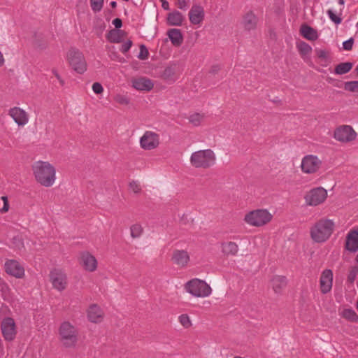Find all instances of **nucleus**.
Masks as SVG:
<instances>
[{"label": "nucleus", "instance_id": "obj_1", "mask_svg": "<svg viewBox=\"0 0 358 358\" xmlns=\"http://www.w3.org/2000/svg\"><path fill=\"white\" fill-rule=\"evenodd\" d=\"M31 169L36 181L41 185L50 187L54 185L56 169L50 162L36 161L32 164Z\"/></svg>", "mask_w": 358, "mask_h": 358}, {"label": "nucleus", "instance_id": "obj_2", "mask_svg": "<svg viewBox=\"0 0 358 358\" xmlns=\"http://www.w3.org/2000/svg\"><path fill=\"white\" fill-rule=\"evenodd\" d=\"M58 338L64 348H74L79 340V330L69 321H64L58 328Z\"/></svg>", "mask_w": 358, "mask_h": 358}, {"label": "nucleus", "instance_id": "obj_3", "mask_svg": "<svg viewBox=\"0 0 358 358\" xmlns=\"http://www.w3.org/2000/svg\"><path fill=\"white\" fill-rule=\"evenodd\" d=\"M334 229V222L331 220L321 219L310 228L311 238L315 243H324L329 238Z\"/></svg>", "mask_w": 358, "mask_h": 358}, {"label": "nucleus", "instance_id": "obj_4", "mask_svg": "<svg viewBox=\"0 0 358 358\" xmlns=\"http://www.w3.org/2000/svg\"><path fill=\"white\" fill-rule=\"evenodd\" d=\"M190 164L195 169H208L216 163V155L211 149L193 152L189 158Z\"/></svg>", "mask_w": 358, "mask_h": 358}, {"label": "nucleus", "instance_id": "obj_5", "mask_svg": "<svg viewBox=\"0 0 358 358\" xmlns=\"http://www.w3.org/2000/svg\"><path fill=\"white\" fill-rule=\"evenodd\" d=\"M185 288L187 292L195 297H207L212 292L211 287L205 281L198 278L187 282Z\"/></svg>", "mask_w": 358, "mask_h": 358}, {"label": "nucleus", "instance_id": "obj_6", "mask_svg": "<svg viewBox=\"0 0 358 358\" xmlns=\"http://www.w3.org/2000/svg\"><path fill=\"white\" fill-rule=\"evenodd\" d=\"M272 215L265 209H258L249 212L245 215L244 221L250 226L262 227L269 222Z\"/></svg>", "mask_w": 358, "mask_h": 358}, {"label": "nucleus", "instance_id": "obj_7", "mask_svg": "<svg viewBox=\"0 0 358 358\" xmlns=\"http://www.w3.org/2000/svg\"><path fill=\"white\" fill-rule=\"evenodd\" d=\"M67 60L71 67L78 73L83 74L87 71V62L79 50L71 48L67 53Z\"/></svg>", "mask_w": 358, "mask_h": 358}, {"label": "nucleus", "instance_id": "obj_8", "mask_svg": "<svg viewBox=\"0 0 358 358\" xmlns=\"http://www.w3.org/2000/svg\"><path fill=\"white\" fill-rule=\"evenodd\" d=\"M327 197V191L318 187L311 189L304 196L306 204L310 206H317L324 203Z\"/></svg>", "mask_w": 358, "mask_h": 358}, {"label": "nucleus", "instance_id": "obj_9", "mask_svg": "<svg viewBox=\"0 0 358 358\" xmlns=\"http://www.w3.org/2000/svg\"><path fill=\"white\" fill-rule=\"evenodd\" d=\"M322 166V161L317 156L307 155L302 158L301 169V171L308 174L317 173Z\"/></svg>", "mask_w": 358, "mask_h": 358}, {"label": "nucleus", "instance_id": "obj_10", "mask_svg": "<svg viewBox=\"0 0 358 358\" xmlns=\"http://www.w3.org/2000/svg\"><path fill=\"white\" fill-rule=\"evenodd\" d=\"M357 133L350 125H341L337 127L334 132V138L343 143L352 142L355 140Z\"/></svg>", "mask_w": 358, "mask_h": 358}, {"label": "nucleus", "instance_id": "obj_11", "mask_svg": "<svg viewBox=\"0 0 358 358\" xmlns=\"http://www.w3.org/2000/svg\"><path fill=\"white\" fill-rule=\"evenodd\" d=\"M159 143V135L152 131H146L140 138L141 147L145 150H154Z\"/></svg>", "mask_w": 358, "mask_h": 358}, {"label": "nucleus", "instance_id": "obj_12", "mask_svg": "<svg viewBox=\"0 0 358 358\" xmlns=\"http://www.w3.org/2000/svg\"><path fill=\"white\" fill-rule=\"evenodd\" d=\"M1 331L6 341H13L15 338L17 334L14 320L10 317H5L1 323Z\"/></svg>", "mask_w": 358, "mask_h": 358}, {"label": "nucleus", "instance_id": "obj_13", "mask_svg": "<svg viewBox=\"0 0 358 358\" xmlns=\"http://www.w3.org/2000/svg\"><path fill=\"white\" fill-rule=\"evenodd\" d=\"M5 271L9 275L16 278H22L24 276V268L15 259H8L4 264Z\"/></svg>", "mask_w": 358, "mask_h": 358}, {"label": "nucleus", "instance_id": "obj_14", "mask_svg": "<svg viewBox=\"0 0 358 358\" xmlns=\"http://www.w3.org/2000/svg\"><path fill=\"white\" fill-rule=\"evenodd\" d=\"M50 281L55 289L62 291L66 286V275L59 269L55 268L50 273Z\"/></svg>", "mask_w": 358, "mask_h": 358}, {"label": "nucleus", "instance_id": "obj_15", "mask_svg": "<svg viewBox=\"0 0 358 358\" xmlns=\"http://www.w3.org/2000/svg\"><path fill=\"white\" fill-rule=\"evenodd\" d=\"M8 115L13 119L18 125L23 127L29 122L28 113L20 107H13L9 109Z\"/></svg>", "mask_w": 358, "mask_h": 358}, {"label": "nucleus", "instance_id": "obj_16", "mask_svg": "<svg viewBox=\"0 0 358 358\" xmlns=\"http://www.w3.org/2000/svg\"><path fill=\"white\" fill-rule=\"evenodd\" d=\"M171 261L178 266L185 268L187 266L190 261V257L185 250H175L172 254Z\"/></svg>", "mask_w": 358, "mask_h": 358}, {"label": "nucleus", "instance_id": "obj_17", "mask_svg": "<svg viewBox=\"0 0 358 358\" xmlns=\"http://www.w3.org/2000/svg\"><path fill=\"white\" fill-rule=\"evenodd\" d=\"M188 15L190 22L192 24L197 25L200 24L204 20L205 11L201 5L194 4L189 12Z\"/></svg>", "mask_w": 358, "mask_h": 358}, {"label": "nucleus", "instance_id": "obj_18", "mask_svg": "<svg viewBox=\"0 0 358 358\" xmlns=\"http://www.w3.org/2000/svg\"><path fill=\"white\" fill-rule=\"evenodd\" d=\"M258 17L252 11H248L243 15L241 25L245 31H251L256 29Z\"/></svg>", "mask_w": 358, "mask_h": 358}, {"label": "nucleus", "instance_id": "obj_19", "mask_svg": "<svg viewBox=\"0 0 358 358\" xmlns=\"http://www.w3.org/2000/svg\"><path fill=\"white\" fill-rule=\"evenodd\" d=\"M333 283V272L331 269H325L322 273L320 284L321 292L327 294L330 292Z\"/></svg>", "mask_w": 358, "mask_h": 358}, {"label": "nucleus", "instance_id": "obj_20", "mask_svg": "<svg viewBox=\"0 0 358 358\" xmlns=\"http://www.w3.org/2000/svg\"><path fill=\"white\" fill-rule=\"evenodd\" d=\"M81 264L83 268L90 272L94 271L97 268V260L89 252H83L80 255Z\"/></svg>", "mask_w": 358, "mask_h": 358}, {"label": "nucleus", "instance_id": "obj_21", "mask_svg": "<svg viewBox=\"0 0 358 358\" xmlns=\"http://www.w3.org/2000/svg\"><path fill=\"white\" fill-rule=\"evenodd\" d=\"M87 318L92 323H99L103 319V312L96 304L91 305L87 310Z\"/></svg>", "mask_w": 358, "mask_h": 358}, {"label": "nucleus", "instance_id": "obj_22", "mask_svg": "<svg viewBox=\"0 0 358 358\" xmlns=\"http://www.w3.org/2000/svg\"><path fill=\"white\" fill-rule=\"evenodd\" d=\"M345 248L352 252H355L358 250V230L352 229L348 233Z\"/></svg>", "mask_w": 358, "mask_h": 358}, {"label": "nucleus", "instance_id": "obj_23", "mask_svg": "<svg viewBox=\"0 0 358 358\" xmlns=\"http://www.w3.org/2000/svg\"><path fill=\"white\" fill-rule=\"evenodd\" d=\"M132 86L137 90L148 92L153 88L154 83L150 79L142 77L134 79L132 81Z\"/></svg>", "mask_w": 358, "mask_h": 358}, {"label": "nucleus", "instance_id": "obj_24", "mask_svg": "<svg viewBox=\"0 0 358 358\" xmlns=\"http://www.w3.org/2000/svg\"><path fill=\"white\" fill-rule=\"evenodd\" d=\"M161 77L163 80L169 83H174L178 78L176 73V65H170L166 66L162 72Z\"/></svg>", "mask_w": 358, "mask_h": 358}, {"label": "nucleus", "instance_id": "obj_25", "mask_svg": "<svg viewBox=\"0 0 358 358\" xmlns=\"http://www.w3.org/2000/svg\"><path fill=\"white\" fill-rule=\"evenodd\" d=\"M167 35L174 46L179 47L182 45L183 36L180 29H171L168 31Z\"/></svg>", "mask_w": 358, "mask_h": 358}, {"label": "nucleus", "instance_id": "obj_26", "mask_svg": "<svg viewBox=\"0 0 358 358\" xmlns=\"http://www.w3.org/2000/svg\"><path fill=\"white\" fill-rule=\"evenodd\" d=\"M166 20L170 26H180L184 20V16L180 12L174 10L168 14Z\"/></svg>", "mask_w": 358, "mask_h": 358}, {"label": "nucleus", "instance_id": "obj_27", "mask_svg": "<svg viewBox=\"0 0 358 358\" xmlns=\"http://www.w3.org/2000/svg\"><path fill=\"white\" fill-rule=\"evenodd\" d=\"M221 248L222 252L227 256H235L238 252V245L232 241L222 243Z\"/></svg>", "mask_w": 358, "mask_h": 358}, {"label": "nucleus", "instance_id": "obj_28", "mask_svg": "<svg viewBox=\"0 0 358 358\" xmlns=\"http://www.w3.org/2000/svg\"><path fill=\"white\" fill-rule=\"evenodd\" d=\"M273 289L275 293H280L287 285V281L285 276L275 275L271 280Z\"/></svg>", "mask_w": 358, "mask_h": 358}, {"label": "nucleus", "instance_id": "obj_29", "mask_svg": "<svg viewBox=\"0 0 358 358\" xmlns=\"http://www.w3.org/2000/svg\"><path fill=\"white\" fill-rule=\"evenodd\" d=\"M301 34L304 38L310 41H315L318 38L317 31L308 25L301 26Z\"/></svg>", "mask_w": 358, "mask_h": 358}, {"label": "nucleus", "instance_id": "obj_30", "mask_svg": "<svg viewBox=\"0 0 358 358\" xmlns=\"http://www.w3.org/2000/svg\"><path fill=\"white\" fill-rule=\"evenodd\" d=\"M123 36V31L120 29H111L107 34V39L110 43H120Z\"/></svg>", "mask_w": 358, "mask_h": 358}, {"label": "nucleus", "instance_id": "obj_31", "mask_svg": "<svg viewBox=\"0 0 358 358\" xmlns=\"http://www.w3.org/2000/svg\"><path fill=\"white\" fill-rule=\"evenodd\" d=\"M352 68V63L343 62L338 64L334 69V73L337 75H343L348 73Z\"/></svg>", "mask_w": 358, "mask_h": 358}, {"label": "nucleus", "instance_id": "obj_32", "mask_svg": "<svg viewBox=\"0 0 358 358\" xmlns=\"http://www.w3.org/2000/svg\"><path fill=\"white\" fill-rule=\"evenodd\" d=\"M341 316L343 318L351 321L356 322L358 320V315L356 312L352 308H345L341 313Z\"/></svg>", "mask_w": 358, "mask_h": 358}, {"label": "nucleus", "instance_id": "obj_33", "mask_svg": "<svg viewBox=\"0 0 358 358\" xmlns=\"http://www.w3.org/2000/svg\"><path fill=\"white\" fill-rule=\"evenodd\" d=\"M204 117H205L204 114L195 113L194 114L190 115L188 117V120H189V122L194 127H199L201 125V122L204 120Z\"/></svg>", "mask_w": 358, "mask_h": 358}, {"label": "nucleus", "instance_id": "obj_34", "mask_svg": "<svg viewBox=\"0 0 358 358\" xmlns=\"http://www.w3.org/2000/svg\"><path fill=\"white\" fill-rule=\"evenodd\" d=\"M297 49L302 57L308 55L312 52V48L307 43L301 41L297 44Z\"/></svg>", "mask_w": 358, "mask_h": 358}, {"label": "nucleus", "instance_id": "obj_35", "mask_svg": "<svg viewBox=\"0 0 358 358\" xmlns=\"http://www.w3.org/2000/svg\"><path fill=\"white\" fill-rule=\"evenodd\" d=\"M130 231L133 238H138L143 234V228L140 224H134L130 227Z\"/></svg>", "mask_w": 358, "mask_h": 358}, {"label": "nucleus", "instance_id": "obj_36", "mask_svg": "<svg viewBox=\"0 0 358 358\" xmlns=\"http://www.w3.org/2000/svg\"><path fill=\"white\" fill-rule=\"evenodd\" d=\"M327 14L329 19L336 24H339L342 22V18L341 17V15H342V9H341L340 13L338 15H336L332 9L327 10Z\"/></svg>", "mask_w": 358, "mask_h": 358}, {"label": "nucleus", "instance_id": "obj_37", "mask_svg": "<svg viewBox=\"0 0 358 358\" xmlns=\"http://www.w3.org/2000/svg\"><path fill=\"white\" fill-rule=\"evenodd\" d=\"M344 88L345 90L357 92H358V81H348L344 84Z\"/></svg>", "mask_w": 358, "mask_h": 358}, {"label": "nucleus", "instance_id": "obj_38", "mask_svg": "<svg viewBox=\"0 0 358 358\" xmlns=\"http://www.w3.org/2000/svg\"><path fill=\"white\" fill-rule=\"evenodd\" d=\"M103 5V0H90V6L92 10L94 13H97L101 10Z\"/></svg>", "mask_w": 358, "mask_h": 358}, {"label": "nucleus", "instance_id": "obj_39", "mask_svg": "<svg viewBox=\"0 0 358 358\" xmlns=\"http://www.w3.org/2000/svg\"><path fill=\"white\" fill-rule=\"evenodd\" d=\"M115 102L120 105L127 106L130 103V99L125 95L117 94L114 96Z\"/></svg>", "mask_w": 358, "mask_h": 358}, {"label": "nucleus", "instance_id": "obj_40", "mask_svg": "<svg viewBox=\"0 0 358 358\" xmlns=\"http://www.w3.org/2000/svg\"><path fill=\"white\" fill-rule=\"evenodd\" d=\"M178 320L181 325L186 329L192 326L190 318L187 314H182L180 315Z\"/></svg>", "mask_w": 358, "mask_h": 358}, {"label": "nucleus", "instance_id": "obj_41", "mask_svg": "<svg viewBox=\"0 0 358 358\" xmlns=\"http://www.w3.org/2000/svg\"><path fill=\"white\" fill-rule=\"evenodd\" d=\"M358 273V266H352L350 269L348 275V281L350 283H353L356 279L357 275Z\"/></svg>", "mask_w": 358, "mask_h": 358}, {"label": "nucleus", "instance_id": "obj_42", "mask_svg": "<svg viewBox=\"0 0 358 358\" xmlns=\"http://www.w3.org/2000/svg\"><path fill=\"white\" fill-rule=\"evenodd\" d=\"M0 291L3 298L9 296L10 289L8 285L3 280H0Z\"/></svg>", "mask_w": 358, "mask_h": 358}, {"label": "nucleus", "instance_id": "obj_43", "mask_svg": "<svg viewBox=\"0 0 358 358\" xmlns=\"http://www.w3.org/2000/svg\"><path fill=\"white\" fill-rule=\"evenodd\" d=\"M149 52L145 45H140V52L138 55L137 56L138 59L144 60L146 59L148 57Z\"/></svg>", "mask_w": 358, "mask_h": 358}, {"label": "nucleus", "instance_id": "obj_44", "mask_svg": "<svg viewBox=\"0 0 358 358\" xmlns=\"http://www.w3.org/2000/svg\"><path fill=\"white\" fill-rule=\"evenodd\" d=\"M1 200L3 201V206L0 209V213H5L8 212L9 210V203H8V197L6 196H1Z\"/></svg>", "mask_w": 358, "mask_h": 358}, {"label": "nucleus", "instance_id": "obj_45", "mask_svg": "<svg viewBox=\"0 0 358 358\" xmlns=\"http://www.w3.org/2000/svg\"><path fill=\"white\" fill-rule=\"evenodd\" d=\"M131 45H132V41L129 40L122 45L120 50L121 52H122L123 54H125L126 52H127L129 50Z\"/></svg>", "mask_w": 358, "mask_h": 358}, {"label": "nucleus", "instance_id": "obj_46", "mask_svg": "<svg viewBox=\"0 0 358 358\" xmlns=\"http://www.w3.org/2000/svg\"><path fill=\"white\" fill-rule=\"evenodd\" d=\"M353 43H354V40H353L352 38H350V39L344 41L343 43V49L345 50H352V46H353Z\"/></svg>", "mask_w": 358, "mask_h": 358}, {"label": "nucleus", "instance_id": "obj_47", "mask_svg": "<svg viewBox=\"0 0 358 358\" xmlns=\"http://www.w3.org/2000/svg\"><path fill=\"white\" fill-rule=\"evenodd\" d=\"M92 90L95 94H101L103 91L102 85L99 83H94L92 85Z\"/></svg>", "mask_w": 358, "mask_h": 358}, {"label": "nucleus", "instance_id": "obj_48", "mask_svg": "<svg viewBox=\"0 0 358 358\" xmlns=\"http://www.w3.org/2000/svg\"><path fill=\"white\" fill-rule=\"evenodd\" d=\"M317 56L322 59H324V61H327V52L324 50L319 49L315 50Z\"/></svg>", "mask_w": 358, "mask_h": 358}, {"label": "nucleus", "instance_id": "obj_49", "mask_svg": "<svg viewBox=\"0 0 358 358\" xmlns=\"http://www.w3.org/2000/svg\"><path fill=\"white\" fill-rule=\"evenodd\" d=\"M129 186H130V188L132 189V191L135 193L140 192V191L141 189L139 184L136 181H133V182H130Z\"/></svg>", "mask_w": 358, "mask_h": 358}, {"label": "nucleus", "instance_id": "obj_50", "mask_svg": "<svg viewBox=\"0 0 358 358\" xmlns=\"http://www.w3.org/2000/svg\"><path fill=\"white\" fill-rule=\"evenodd\" d=\"M52 73L55 75V76L56 77V78L58 80L59 83H60V85L62 86H64V84H65V82L64 80V79H62V78L60 76V75L58 73L57 71L55 70V69H52Z\"/></svg>", "mask_w": 358, "mask_h": 358}, {"label": "nucleus", "instance_id": "obj_51", "mask_svg": "<svg viewBox=\"0 0 358 358\" xmlns=\"http://www.w3.org/2000/svg\"><path fill=\"white\" fill-rule=\"evenodd\" d=\"M113 24L116 29H120L122 26V20L120 18H115L112 22Z\"/></svg>", "mask_w": 358, "mask_h": 358}, {"label": "nucleus", "instance_id": "obj_52", "mask_svg": "<svg viewBox=\"0 0 358 358\" xmlns=\"http://www.w3.org/2000/svg\"><path fill=\"white\" fill-rule=\"evenodd\" d=\"M187 7V4L185 0H179L178 1V8L181 10H186Z\"/></svg>", "mask_w": 358, "mask_h": 358}, {"label": "nucleus", "instance_id": "obj_53", "mask_svg": "<svg viewBox=\"0 0 358 358\" xmlns=\"http://www.w3.org/2000/svg\"><path fill=\"white\" fill-rule=\"evenodd\" d=\"M5 63V59L2 52L0 51V66H2Z\"/></svg>", "mask_w": 358, "mask_h": 358}, {"label": "nucleus", "instance_id": "obj_54", "mask_svg": "<svg viewBox=\"0 0 358 358\" xmlns=\"http://www.w3.org/2000/svg\"><path fill=\"white\" fill-rule=\"evenodd\" d=\"M162 6L164 10H169V4L168 1H164L162 3Z\"/></svg>", "mask_w": 358, "mask_h": 358}, {"label": "nucleus", "instance_id": "obj_55", "mask_svg": "<svg viewBox=\"0 0 358 358\" xmlns=\"http://www.w3.org/2000/svg\"><path fill=\"white\" fill-rule=\"evenodd\" d=\"M110 6L113 8H116L117 6V3L116 1H111L110 3Z\"/></svg>", "mask_w": 358, "mask_h": 358}, {"label": "nucleus", "instance_id": "obj_56", "mask_svg": "<svg viewBox=\"0 0 358 358\" xmlns=\"http://www.w3.org/2000/svg\"><path fill=\"white\" fill-rule=\"evenodd\" d=\"M339 4L343 6L345 4V0H338Z\"/></svg>", "mask_w": 358, "mask_h": 358}, {"label": "nucleus", "instance_id": "obj_57", "mask_svg": "<svg viewBox=\"0 0 358 358\" xmlns=\"http://www.w3.org/2000/svg\"><path fill=\"white\" fill-rule=\"evenodd\" d=\"M356 262H358V254L356 256Z\"/></svg>", "mask_w": 358, "mask_h": 358}, {"label": "nucleus", "instance_id": "obj_58", "mask_svg": "<svg viewBox=\"0 0 358 358\" xmlns=\"http://www.w3.org/2000/svg\"><path fill=\"white\" fill-rule=\"evenodd\" d=\"M160 1H161L162 3L163 2H164V1H166V0H160Z\"/></svg>", "mask_w": 358, "mask_h": 358}, {"label": "nucleus", "instance_id": "obj_59", "mask_svg": "<svg viewBox=\"0 0 358 358\" xmlns=\"http://www.w3.org/2000/svg\"><path fill=\"white\" fill-rule=\"evenodd\" d=\"M357 26H358V22H357Z\"/></svg>", "mask_w": 358, "mask_h": 358}]
</instances>
